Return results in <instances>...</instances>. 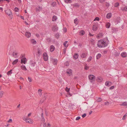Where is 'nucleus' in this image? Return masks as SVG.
Segmentation results:
<instances>
[{
    "label": "nucleus",
    "instance_id": "1",
    "mask_svg": "<svg viewBox=\"0 0 127 127\" xmlns=\"http://www.w3.org/2000/svg\"><path fill=\"white\" fill-rule=\"evenodd\" d=\"M107 37H106L103 39L99 40L97 44V46L99 47H104L106 46L109 43Z\"/></svg>",
    "mask_w": 127,
    "mask_h": 127
},
{
    "label": "nucleus",
    "instance_id": "2",
    "mask_svg": "<svg viewBox=\"0 0 127 127\" xmlns=\"http://www.w3.org/2000/svg\"><path fill=\"white\" fill-rule=\"evenodd\" d=\"M5 12L6 14L9 16L10 18H12V13L10 10L7 9L5 10Z\"/></svg>",
    "mask_w": 127,
    "mask_h": 127
},
{
    "label": "nucleus",
    "instance_id": "3",
    "mask_svg": "<svg viewBox=\"0 0 127 127\" xmlns=\"http://www.w3.org/2000/svg\"><path fill=\"white\" fill-rule=\"evenodd\" d=\"M89 80L91 81V82L93 83V82L95 80V77L93 75H90L89 76Z\"/></svg>",
    "mask_w": 127,
    "mask_h": 127
},
{
    "label": "nucleus",
    "instance_id": "4",
    "mask_svg": "<svg viewBox=\"0 0 127 127\" xmlns=\"http://www.w3.org/2000/svg\"><path fill=\"white\" fill-rule=\"evenodd\" d=\"M98 24L97 23H95L93 25L92 30L94 31H96L98 29Z\"/></svg>",
    "mask_w": 127,
    "mask_h": 127
},
{
    "label": "nucleus",
    "instance_id": "5",
    "mask_svg": "<svg viewBox=\"0 0 127 127\" xmlns=\"http://www.w3.org/2000/svg\"><path fill=\"white\" fill-rule=\"evenodd\" d=\"M23 119L27 123L30 124H32L33 123V121L31 119H27L25 118H23Z\"/></svg>",
    "mask_w": 127,
    "mask_h": 127
},
{
    "label": "nucleus",
    "instance_id": "6",
    "mask_svg": "<svg viewBox=\"0 0 127 127\" xmlns=\"http://www.w3.org/2000/svg\"><path fill=\"white\" fill-rule=\"evenodd\" d=\"M58 29V27L57 25H53L52 28V30L53 32H57Z\"/></svg>",
    "mask_w": 127,
    "mask_h": 127
},
{
    "label": "nucleus",
    "instance_id": "7",
    "mask_svg": "<svg viewBox=\"0 0 127 127\" xmlns=\"http://www.w3.org/2000/svg\"><path fill=\"white\" fill-rule=\"evenodd\" d=\"M18 54V52L16 50L13 51L12 53V56L14 58H17V55Z\"/></svg>",
    "mask_w": 127,
    "mask_h": 127
},
{
    "label": "nucleus",
    "instance_id": "8",
    "mask_svg": "<svg viewBox=\"0 0 127 127\" xmlns=\"http://www.w3.org/2000/svg\"><path fill=\"white\" fill-rule=\"evenodd\" d=\"M121 56L123 58H125L127 56V54L125 52H122L121 54Z\"/></svg>",
    "mask_w": 127,
    "mask_h": 127
},
{
    "label": "nucleus",
    "instance_id": "9",
    "mask_svg": "<svg viewBox=\"0 0 127 127\" xmlns=\"http://www.w3.org/2000/svg\"><path fill=\"white\" fill-rule=\"evenodd\" d=\"M103 79L101 77H97L96 79V80L97 82H101Z\"/></svg>",
    "mask_w": 127,
    "mask_h": 127
},
{
    "label": "nucleus",
    "instance_id": "10",
    "mask_svg": "<svg viewBox=\"0 0 127 127\" xmlns=\"http://www.w3.org/2000/svg\"><path fill=\"white\" fill-rule=\"evenodd\" d=\"M87 55L86 53H83L81 54V57L83 58H85L86 57Z\"/></svg>",
    "mask_w": 127,
    "mask_h": 127
},
{
    "label": "nucleus",
    "instance_id": "11",
    "mask_svg": "<svg viewBox=\"0 0 127 127\" xmlns=\"http://www.w3.org/2000/svg\"><path fill=\"white\" fill-rule=\"evenodd\" d=\"M55 49V47L53 45H51L50 47V50L51 52H52Z\"/></svg>",
    "mask_w": 127,
    "mask_h": 127
},
{
    "label": "nucleus",
    "instance_id": "12",
    "mask_svg": "<svg viewBox=\"0 0 127 127\" xmlns=\"http://www.w3.org/2000/svg\"><path fill=\"white\" fill-rule=\"evenodd\" d=\"M78 56L79 55L77 53H75L73 56V58L74 59H76L78 58Z\"/></svg>",
    "mask_w": 127,
    "mask_h": 127
},
{
    "label": "nucleus",
    "instance_id": "13",
    "mask_svg": "<svg viewBox=\"0 0 127 127\" xmlns=\"http://www.w3.org/2000/svg\"><path fill=\"white\" fill-rule=\"evenodd\" d=\"M25 36L28 37H29L31 36V33L29 32H26L25 34Z\"/></svg>",
    "mask_w": 127,
    "mask_h": 127
},
{
    "label": "nucleus",
    "instance_id": "14",
    "mask_svg": "<svg viewBox=\"0 0 127 127\" xmlns=\"http://www.w3.org/2000/svg\"><path fill=\"white\" fill-rule=\"evenodd\" d=\"M25 60H26V58H23L22 59H21V64L24 63L25 64H26V61Z\"/></svg>",
    "mask_w": 127,
    "mask_h": 127
},
{
    "label": "nucleus",
    "instance_id": "15",
    "mask_svg": "<svg viewBox=\"0 0 127 127\" xmlns=\"http://www.w3.org/2000/svg\"><path fill=\"white\" fill-rule=\"evenodd\" d=\"M57 17L55 15H53L52 18V21H54L57 20Z\"/></svg>",
    "mask_w": 127,
    "mask_h": 127
},
{
    "label": "nucleus",
    "instance_id": "16",
    "mask_svg": "<svg viewBox=\"0 0 127 127\" xmlns=\"http://www.w3.org/2000/svg\"><path fill=\"white\" fill-rule=\"evenodd\" d=\"M21 68L24 71H26L27 70L25 66L24 65H21Z\"/></svg>",
    "mask_w": 127,
    "mask_h": 127
},
{
    "label": "nucleus",
    "instance_id": "17",
    "mask_svg": "<svg viewBox=\"0 0 127 127\" xmlns=\"http://www.w3.org/2000/svg\"><path fill=\"white\" fill-rule=\"evenodd\" d=\"M112 16L111 14V13H108L107 14L106 17L108 19L110 18Z\"/></svg>",
    "mask_w": 127,
    "mask_h": 127
},
{
    "label": "nucleus",
    "instance_id": "18",
    "mask_svg": "<svg viewBox=\"0 0 127 127\" xmlns=\"http://www.w3.org/2000/svg\"><path fill=\"white\" fill-rule=\"evenodd\" d=\"M103 36V34L101 33H99L97 37L98 38H101Z\"/></svg>",
    "mask_w": 127,
    "mask_h": 127
},
{
    "label": "nucleus",
    "instance_id": "19",
    "mask_svg": "<svg viewBox=\"0 0 127 127\" xmlns=\"http://www.w3.org/2000/svg\"><path fill=\"white\" fill-rule=\"evenodd\" d=\"M72 70L70 69H68L66 72V73L68 74H69L72 73Z\"/></svg>",
    "mask_w": 127,
    "mask_h": 127
},
{
    "label": "nucleus",
    "instance_id": "20",
    "mask_svg": "<svg viewBox=\"0 0 127 127\" xmlns=\"http://www.w3.org/2000/svg\"><path fill=\"white\" fill-rule=\"evenodd\" d=\"M57 60L56 59H54L53 61V63L54 65H56L57 64Z\"/></svg>",
    "mask_w": 127,
    "mask_h": 127
},
{
    "label": "nucleus",
    "instance_id": "21",
    "mask_svg": "<svg viewBox=\"0 0 127 127\" xmlns=\"http://www.w3.org/2000/svg\"><path fill=\"white\" fill-rule=\"evenodd\" d=\"M18 59H16V60H15L12 63V64L13 65H14L15 64H16L18 62Z\"/></svg>",
    "mask_w": 127,
    "mask_h": 127
},
{
    "label": "nucleus",
    "instance_id": "22",
    "mask_svg": "<svg viewBox=\"0 0 127 127\" xmlns=\"http://www.w3.org/2000/svg\"><path fill=\"white\" fill-rule=\"evenodd\" d=\"M121 106H127V102H125L123 103L122 104H120Z\"/></svg>",
    "mask_w": 127,
    "mask_h": 127
},
{
    "label": "nucleus",
    "instance_id": "23",
    "mask_svg": "<svg viewBox=\"0 0 127 127\" xmlns=\"http://www.w3.org/2000/svg\"><path fill=\"white\" fill-rule=\"evenodd\" d=\"M110 26V24L109 23H107L106 24V28H109Z\"/></svg>",
    "mask_w": 127,
    "mask_h": 127
},
{
    "label": "nucleus",
    "instance_id": "24",
    "mask_svg": "<svg viewBox=\"0 0 127 127\" xmlns=\"http://www.w3.org/2000/svg\"><path fill=\"white\" fill-rule=\"evenodd\" d=\"M101 56V55L100 54H98L96 56V58L97 59H99Z\"/></svg>",
    "mask_w": 127,
    "mask_h": 127
},
{
    "label": "nucleus",
    "instance_id": "25",
    "mask_svg": "<svg viewBox=\"0 0 127 127\" xmlns=\"http://www.w3.org/2000/svg\"><path fill=\"white\" fill-rule=\"evenodd\" d=\"M31 42L34 44H36V41L34 39H32L31 40Z\"/></svg>",
    "mask_w": 127,
    "mask_h": 127
},
{
    "label": "nucleus",
    "instance_id": "26",
    "mask_svg": "<svg viewBox=\"0 0 127 127\" xmlns=\"http://www.w3.org/2000/svg\"><path fill=\"white\" fill-rule=\"evenodd\" d=\"M73 6L74 7H79L80 5L77 3H76L73 4Z\"/></svg>",
    "mask_w": 127,
    "mask_h": 127
},
{
    "label": "nucleus",
    "instance_id": "27",
    "mask_svg": "<svg viewBox=\"0 0 127 127\" xmlns=\"http://www.w3.org/2000/svg\"><path fill=\"white\" fill-rule=\"evenodd\" d=\"M120 54V53H118L117 52H115L114 55L115 57H117L119 56Z\"/></svg>",
    "mask_w": 127,
    "mask_h": 127
},
{
    "label": "nucleus",
    "instance_id": "28",
    "mask_svg": "<svg viewBox=\"0 0 127 127\" xmlns=\"http://www.w3.org/2000/svg\"><path fill=\"white\" fill-rule=\"evenodd\" d=\"M12 70H11L9 71H8L7 73V74L9 76L12 73Z\"/></svg>",
    "mask_w": 127,
    "mask_h": 127
},
{
    "label": "nucleus",
    "instance_id": "29",
    "mask_svg": "<svg viewBox=\"0 0 127 127\" xmlns=\"http://www.w3.org/2000/svg\"><path fill=\"white\" fill-rule=\"evenodd\" d=\"M4 92L3 91L0 92V98H1L3 96Z\"/></svg>",
    "mask_w": 127,
    "mask_h": 127
},
{
    "label": "nucleus",
    "instance_id": "30",
    "mask_svg": "<svg viewBox=\"0 0 127 127\" xmlns=\"http://www.w3.org/2000/svg\"><path fill=\"white\" fill-rule=\"evenodd\" d=\"M41 91H42L40 89H39V90H38V93L39 95H42V93H41Z\"/></svg>",
    "mask_w": 127,
    "mask_h": 127
},
{
    "label": "nucleus",
    "instance_id": "31",
    "mask_svg": "<svg viewBox=\"0 0 127 127\" xmlns=\"http://www.w3.org/2000/svg\"><path fill=\"white\" fill-rule=\"evenodd\" d=\"M92 59V56H90L89 57V58H88V59L87 61L88 62H89Z\"/></svg>",
    "mask_w": 127,
    "mask_h": 127
},
{
    "label": "nucleus",
    "instance_id": "32",
    "mask_svg": "<svg viewBox=\"0 0 127 127\" xmlns=\"http://www.w3.org/2000/svg\"><path fill=\"white\" fill-rule=\"evenodd\" d=\"M101 98L100 97H98V98L97 99V102H100L102 101Z\"/></svg>",
    "mask_w": 127,
    "mask_h": 127
},
{
    "label": "nucleus",
    "instance_id": "33",
    "mask_svg": "<svg viewBox=\"0 0 127 127\" xmlns=\"http://www.w3.org/2000/svg\"><path fill=\"white\" fill-rule=\"evenodd\" d=\"M80 34L81 35H83L85 33V32L84 31H82L80 32Z\"/></svg>",
    "mask_w": 127,
    "mask_h": 127
},
{
    "label": "nucleus",
    "instance_id": "34",
    "mask_svg": "<svg viewBox=\"0 0 127 127\" xmlns=\"http://www.w3.org/2000/svg\"><path fill=\"white\" fill-rule=\"evenodd\" d=\"M44 60L45 61H47L48 60V56L43 57Z\"/></svg>",
    "mask_w": 127,
    "mask_h": 127
},
{
    "label": "nucleus",
    "instance_id": "35",
    "mask_svg": "<svg viewBox=\"0 0 127 127\" xmlns=\"http://www.w3.org/2000/svg\"><path fill=\"white\" fill-rule=\"evenodd\" d=\"M55 37L57 39L59 37V34L57 33L55 35Z\"/></svg>",
    "mask_w": 127,
    "mask_h": 127
},
{
    "label": "nucleus",
    "instance_id": "36",
    "mask_svg": "<svg viewBox=\"0 0 127 127\" xmlns=\"http://www.w3.org/2000/svg\"><path fill=\"white\" fill-rule=\"evenodd\" d=\"M42 8L41 7H40L39 6L37 9V10L40 11L42 10Z\"/></svg>",
    "mask_w": 127,
    "mask_h": 127
},
{
    "label": "nucleus",
    "instance_id": "37",
    "mask_svg": "<svg viewBox=\"0 0 127 127\" xmlns=\"http://www.w3.org/2000/svg\"><path fill=\"white\" fill-rule=\"evenodd\" d=\"M109 104V103L108 101L104 103V105H105L108 106Z\"/></svg>",
    "mask_w": 127,
    "mask_h": 127
},
{
    "label": "nucleus",
    "instance_id": "38",
    "mask_svg": "<svg viewBox=\"0 0 127 127\" xmlns=\"http://www.w3.org/2000/svg\"><path fill=\"white\" fill-rule=\"evenodd\" d=\"M119 5V3L118 2H117L115 3L114 5V6L115 7H118Z\"/></svg>",
    "mask_w": 127,
    "mask_h": 127
},
{
    "label": "nucleus",
    "instance_id": "39",
    "mask_svg": "<svg viewBox=\"0 0 127 127\" xmlns=\"http://www.w3.org/2000/svg\"><path fill=\"white\" fill-rule=\"evenodd\" d=\"M35 64V63H31V66L32 67H33Z\"/></svg>",
    "mask_w": 127,
    "mask_h": 127
},
{
    "label": "nucleus",
    "instance_id": "40",
    "mask_svg": "<svg viewBox=\"0 0 127 127\" xmlns=\"http://www.w3.org/2000/svg\"><path fill=\"white\" fill-rule=\"evenodd\" d=\"M46 56H48V55L46 53H44L43 54V57H44Z\"/></svg>",
    "mask_w": 127,
    "mask_h": 127
},
{
    "label": "nucleus",
    "instance_id": "41",
    "mask_svg": "<svg viewBox=\"0 0 127 127\" xmlns=\"http://www.w3.org/2000/svg\"><path fill=\"white\" fill-rule=\"evenodd\" d=\"M65 2L67 3H70L71 2V0H66Z\"/></svg>",
    "mask_w": 127,
    "mask_h": 127
},
{
    "label": "nucleus",
    "instance_id": "42",
    "mask_svg": "<svg viewBox=\"0 0 127 127\" xmlns=\"http://www.w3.org/2000/svg\"><path fill=\"white\" fill-rule=\"evenodd\" d=\"M99 18L98 17H97L95 18V19L94 20V21H98L99 20Z\"/></svg>",
    "mask_w": 127,
    "mask_h": 127
},
{
    "label": "nucleus",
    "instance_id": "43",
    "mask_svg": "<svg viewBox=\"0 0 127 127\" xmlns=\"http://www.w3.org/2000/svg\"><path fill=\"white\" fill-rule=\"evenodd\" d=\"M69 90H70V89H68V88H67V87H66V88H65V90H66V92H67V93H68L69 91Z\"/></svg>",
    "mask_w": 127,
    "mask_h": 127
},
{
    "label": "nucleus",
    "instance_id": "44",
    "mask_svg": "<svg viewBox=\"0 0 127 127\" xmlns=\"http://www.w3.org/2000/svg\"><path fill=\"white\" fill-rule=\"evenodd\" d=\"M109 3H108L107 2H106V4H105V5H106V6L107 7H108L109 6Z\"/></svg>",
    "mask_w": 127,
    "mask_h": 127
},
{
    "label": "nucleus",
    "instance_id": "45",
    "mask_svg": "<svg viewBox=\"0 0 127 127\" xmlns=\"http://www.w3.org/2000/svg\"><path fill=\"white\" fill-rule=\"evenodd\" d=\"M105 85L106 86H109V81H107L105 83Z\"/></svg>",
    "mask_w": 127,
    "mask_h": 127
},
{
    "label": "nucleus",
    "instance_id": "46",
    "mask_svg": "<svg viewBox=\"0 0 127 127\" xmlns=\"http://www.w3.org/2000/svg\"><path fill=\"white\" fill-rule=\"evenodd\" d=\"M14 10L15 12H18L19 10V9L17 7H16L14 9Z\"/></svg>",
    "mask_w": 127,
    "mask_h": 127
},
{
    "label": "nucleus",
    "instance_id": "47",
    "mask_svg": "<svg viewBox=\"0 0 127 127\" xmlns=\"http://www.w3.org/2000/svg\"><path fill=\"white\" fill-rule=\"evenodd\" d=\"M77 18H76V19H74V23L75 24L77 23Z\"/></svg>",
    "mask_w": 127,
    "mask_h": 127
},
{
    "label": "nucleus",
    "instance_id": "48",
    "mask_svg": "<svg viewBox=\"0 0 127 127\" xmlns=\"http://www.w3.org/2000/svg\"><path fill=\"white\" fill-rule=\"evenodd\" d=\"M127 116V115L126 114H125L124 116H123L122 119L123 120H124L126 118L125 117Z\"/></svg>",
    "mask_w": 127,
    "mask_h": 127
},
{
    "label": "nucleus",
    "instance_id": "49",
    "mask_svg": "<svg viewBox=\"0 0 127 127\" xmlns=\"http://www.w3.org/2000/svg\"><path fill=\"white\" fill-rule=\"evenodd\" d=\"M80 119V116H78L76 117V120H78Z\"/></svg>",
    "mask_w": 127,
    "mask_h": 127
},
{
    "label": "nucleus",
    "instance_id": "50",
    "mask_svg": "<svg viewBox=\"0 0 127 127\" xmlns=\"http://www.w3.org/2000/svg\"><path fill=\"white\" fill-rule=\"evenodd\" d=\"M86 113H84L82 115V117L83 118H84L86 117Z\"/></svg>",
    "mask_w": 127,
    "mask_h": 127
},
{
    "label": "nucleus",
    "instance_id": "51",
    "mask_svg": "<svg viewBox=\"0 0 127 127\" xmlns=\"http://www.w3.org/2000/svg\"><path fill=\"white\" fill-rule=\"evenodd\" d=\"M67 41H66L65 42H64V46L65 47L66 46V45L67 44Z\"/></svg>",
    "mask_w": 127,
    "mask_h": 127
},
{
    "label": "nucleus",
    "instance_id": "52",
    "mask_svg": "<svg viewBox=\"0 0 127 127\" xmlns=\"http://www.w3.org/2000/svg\"><path fill=\"white\" fill-rule=\"evenodd\" d=\"M41 121H42V122L44 123L45 122V119L44 118H41Z\"/></svg>",
    "mask_w": 127,
    "mask_h": 127
},
{
    "label": "nucleus",
    "instance_id": "53",
    "mask_svg": "<svg viewBox=\"0 0 127 127\" xmlns=\"http://www.w3.org/2000/svg\"><path fill=\"white\" fill-rule=\"evenodd\" d=\"M28 80L29 82H30L32 81L31 79V78H30L29 77H28Z\"/></svg>",
    "mask_w": 127,
    "mask_h": 127
},
{
    "label": "nucleus",
    "instance_id": "54",
    "mask_svg": "<svg viewBox=\"0 0 127 127\" xmlns=\"http://www.w3.org/2000/svg\"><path fill=\"white\" fill-rule=\"evenodd\" d=\"M118 49L119 50L122 51L123 49V48L122 47H119L118 48Z\"/></svg>",
    "mask_w": 127,
    "mask_h": 127
},
{
    "label": "nucleus",
    "instance_id": "55",
    "mask_svg": "<svg viewBox=\"0 0 127 127\" xmlns=\"http://www.w3.org/2000/svg\"><path fill=\"white\" fill-rule=\"evenodd\" d=\"M40 49H38V52H37V53H38V54H40Z\"/></svg>",
    "mask_w": 127,
    "mask_h": 127
},
{
    "label": "nucleus",
    "instance_id": "56",
    "mask_svg": "<svg viewBox=\"0 0 127 127\" xmlns=\"http://www.w3.org/2000/svg\"><path fill=\"white\" fill-rule=\"evenodd\" d=\"M44 100H45L46 99V97L47 96V95L46 94H44Z\"/></svg>",
    "mask_w": 127,
    "mask_h": 127
},
{
    "label": "nucleus",
    "instance_id": "57",
    "mask_svg": "<svg viewBox=\"0 0 127 127\" xmlns=\"http://www.w3.org/2000/svg\"><path fill=\"white\" fill-rule=\"evenodd\" d=\"M89 67L87 66H85V69L86 70H88V69Z\"/></svg>",
    "mask_w": 127,
    "mask_h": 127
},
{
    "label": "nucleus",
    "instance_id": "58",
    "mask_svg": "<svg viewBox=\"0 0 127 127\" xmlns=\"http://www.w3.org/2000/svg\"><path fill=\"white\" fill-rule=\"evenodd\" d=\"M12 121V120L11 119H10L9 120L7 121L8 122L10 123Z\"/></svg>",
    "mask_w": 127,
    "mask_h": 127
},
{
    "label": "nucleus",
    "instance_id": "59",
    "mask_svg": "<svg viewBox=\"0 0 127 127\" xmlns=\"http://www.w3.org/2000/svg\"><path fill=\"white\" fill-rule=\"evenodd\" d=\"M124 10L125 11H127V7H125L124 8Z\"/></svg>",
    "mask_w": 127,
    "mask_h": 127
},
{
    "label": "nucleus",
    "instance_id": "60",
    "mask_svg": "<svg viewBox=\"0 0 127 127\" xmlns=\"http://www.w3.org/2000/svg\"><path fill=\"white\" fill-rule=\"evenodd\" d=\"M63 51V53H64V54H65L66 52V49H64Z\"/></svg>",
    "mask_w": 127,
    "mask_h": 127
},
{
    "label": "nucleus",
    "instance_id": "61",
    "mask_svg": "<svg viewBox=\"0 0 127 127\" xmlns=\"http://www.w3.org/2000/svg\"><path fill=\"white\" fill-rule=\"evenodd\" d=\"M55 3L53 2H52V4H51V5L53 6H54L55 5Z\"/></svg>",
    "mask_w": 127,
    "mask_h": 127
},
{
    "label": "nucleus",
    "instance_id": "62",
    "mask_svg": "<svg viewBox=\"0 0 127 127\" xmlns=\"http://www.w3.org/2000/svg\"><path fill=\"white\" fill-rule=\"evenodd\" d=\"M114 86H112L110 87V89H113L114 88Z\"/></svg>",
    "mask_w": 127,
    "mask_h": 127
},
{
    "label": "nucleus",
    "instance_id": "63",
    "mask_svg": "<svg viewBox=\"0 0 127 127\" xmlns=\"http://www.w3.org/2000/svg\"><path fill=\"white\" fill-rule=\"evenodd\" d=\"M100 2L101 3H102L104 1H105V0H99Z\"/></svg>",
    "mask_w": 127,
    "mask_h": 127
},
{
    "label": "nucleus",
    "instance_id": "64",
    "mask_svg": "<svg viewBox=\"0 0 127 127\" xmlns=\"http://www.w3.org/2000/svg\"><path fill=\"white\" fill-rule=\"evenodd\" d=\"M48 126H47L46 124V123H44L43 125V127H47Z\"/></svg>",
    "mask_w": 127,
    "mask_h": 127
}]
</instances>
